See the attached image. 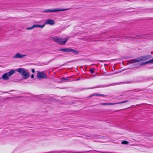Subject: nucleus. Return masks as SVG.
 Masks as SVG:
<instances>
[{
  "instance_id": "nucleus-8",
  "label": "nucleus",
  "mask_w": 153,
  "mask_h": 153,
  "mask_svg": "<svg viewBox=\"0 0 153 153\" xmlns=\"http://www.w3.org/2000/svg\"><path fill=\"white\" fill-rule=\"evenodd\" d=\"M26 54H23L20 53H16L13 57V58L14 59H22L27 56Z\"/></svg>"
},
{
  "instance_id": "nucleus-4",
  "label": "nucleus",
  "mask_w": 153,
  "mask_h": 153,
  "mask_svg": "<svg viewBox=\"0 0 153 153\" xmlns=\"http://www.w3.org/2000/svg\"><path fill=\"white\" fill-rule=\"evenodd\" d=\"M16 70H12L9 72L4 74L2 76V78L4 80H7L9 79V77L11 76L15 72Z\"/></svg>"
},
{
  "instance_id": "nucleus-23",
  "label": "nucleus",
  "mask_w": 153,
  "mask_h": 153,
  "mask_svg": "<svg viewBox=\"0 0 153 153\" xmlns=\"http://www.w3.org/2000/svg\"><path fill=\"white\" fill-rule=\"evenodd\" d=\"M89 40H90V41H93L94 40H92V39H90Z\"/></svg>"
},
{
  "instance_id": "nucleus-3",
  "label": "nucleus",
  "mask_w": 153,
  "mask_h": 153,
  "mask_svg": "<svg viewBox=\"0 0 153 153\" xmlns=\"http://www.w3.org/2000/svg\"><path fill=\"white\" fill-rule=\"evenodd\" d=\"M16 71L22 76L23 78L24 79H27L29 76V73L24 68H19Z\"/></svg>"
},
{
  "instance_id": "nucleus-19",
  "label": "nucleus",
  "mask_w": 153,
  "mask_h": 153,
  "mask_svg": "<svg viewBox=\"0 0 153 153\" xmlns=\"http://www.w3.org/2000/svg\"><path fill=\"white\" fill-rule=\"evenodd\" d=\"M31 71L32 72H33V73H34L35 72V70L33 69H32Z\"/></svg>"
},
{
  "instance_id": "nucleus-21",
  "label": "nucleus",
  "mask_w": 153,
  "mask_h": 153,
  "mask_svg": "<svg viewBox=\"0 0 153 153\" xmlns=\"http://www.w3.org/2000/svg\"><path fill=\"white\" fill-rule=\"evenodd\" d=\"M139 36H137L136 37H135V39H137V38H138L139 37Z\"/></svg>"
},
{
  "instance_id": "nucleus-15",
  "label": "nucleus",
  "mask_w": 153,
  "mask_h": 153,
  "mask_svg": "<svg viewBox=\"0 0 153 153\" xmlns=\"http://www.w3.org/2000/svg\"><path fill=\"white\" fill-rule=\"evenodd\" d=\"M122 144H127L128 143V142L127 141H123L122 143Z\"/></svg>"
},
{
  "instance_id": "nucleus-6",
  "label": "nucleus",
  "mask_w": 153,
  "mask_h": 153,
  "mask_svg": "<svg viewBox=\"0 0 153 153\" xmlns=\"http://www.w3.org/2000/svg\"><path fill=\"white\" fill-rule=\"evenodd\" d=\"M36 77L38 79H45L47 78L46 74L43 72L37 71Z\"/></svg>"
},
{
  "instance_id": "nucleus-10",
  "label": "nucleus",
  "mask_w": 153,
  "mask_h": 153,
  "mask_svg": "<svg viewBox=\"0 0 153 153\" xmlns=\"http://www.w3.org/2000/svg\"><path fill=\"white\" fill-rule=\"evenodd\" d=\"M45 24L53 25L55 24V22L54 20L51 19H48L46 21Z\"/></svg>"
},
{
  "instance_id": "nucleus-16",
  "label": "nucleus",
  "mask_w": 153,
  "mask_h": 153,
  "mask_svg": "<svg viewBox=\"0 0 153 153\" xmlns=\"http://www.w3.org/2000/svg\"><path fill=\"white\" fill-rule=\"evenodd\" d=\"M104 87V86H97L95 87H93L92 88H90L92 89V88H99V87Z\"/></svg>"
},
{
  "instance_id": "nucleus-12",
  "label": "nucleus",
  "mask_w": 153,
  "mask_h": 153,
  "mask_svg": "<svg viewBox=\"0 0 153 153\" xmlns=\"http://www.w3.org/2000/svg\"><path fill=\"white\" fill-rule=\"evenodd\" d=\"M153 63V59L151 60L146 62L144 63H143L141 64V65H144L149 63Z\"/></svg>"
},
{
  "instance_id": "nucleus-24",
  "label": "nucleus",
  "mask_w": 153,
  "mask_h": 153,
  "mask_svg": "<svg viewBox=\"0 0 153 153\" xmlns=\"http://www.w3.org/2000/svg\"><path fill=\"white\" fill-rule=\"evenodd\" d=\"M127 38L126 39H128V38H129V37H126Z\"/></svg>"
},
{
  "instance_id": "nucleus-22",
  "label": "nucleus",
  "mask_w": 153,
  "mask_h": 153,
  "mask_svg": "<svg viewBox=\"0 0 153 153\" xmlns=\"http://www.w3.org/2000/svg\"><path fill=\"white\" fill-rule=\"evenodd\" d=\"M80 79V78L77 79L76 80V81H78V80H79Z\"/></svg>"
},
{
  "instance_id": "nucleus-14",
  "label": "nucleus",
  "mask_w": 153,
  "mask_h": 153,
  "mask_svg": "<svg viewBox=\"0 0 153 153\" xmlns=\"http://www.w3.org/2000/svg\"><path fill=\"white\" fill-rule=\"evenodd\" d=\"M35 27H36L35 25H34L32 27L27 28V29L28 30H31Z\"/></svg>"
},
{
  "instance_id": "nucleus-20",
  "label": "nucleus",
  "mask_w": 153,
  "mask_h": 153,
  "mask_svg": "<svg viewBox=\"0 0 153 153\" xmlns=\"http://www.w3.org/2000/svg\"><path fill=\"white\" fill-rule=\"evenodd\" d=\"M34 76L33 74H32L31 76V78L32 79V78H34Z\"/></svg>"
},
{
  "instance_id": "nucleus-5",
  "label": "nucleus",
  "mask_w": 153,
  "mask_h": 153,
  "mask_svg": "<svg viewBox=\"0 0 153 153\" xmlns=\"http://www.w3.org/2000/svg\"><path fill=\"white\" fill-rule=\"evenodd\" d=\"M68 9H61L60 8L54 9H47L44 10L43 12L44 13L56 12L58 11H64L67 10Z\"/></svg>"
},
{
  "instance_id": "nucleus-25",
  "label": "nucleus",
  "mask_w": 153,
  "mask_h": 153,
  "mask_svg": "<svg viewBox=\"0 0 153 153\" xmlns=\"http://www.w3.org/2000/svg\"><path fill=\"white\" fill-rule=\"evenodd\" d=\"M5 93H7V92H4Z\"/></svg>"
},
{
  "instance_id": "nucleus-13",
  "label": "nucleus",
  "mask_w": 153,
  "mask_h": 153,
  "mask_svg": "<svg viewBox=\"0 0 153 153\" xmlns=\"http://www.w3.org/2000/svg\"><path fill=\"white\" fill-rule=\"evenodd\" d=\"M45 24L42 25H35L36 27H39L41 28H42L45 26Z\"/></svg>"
},
{
  "instance_id": "nucleus-9",
  "label": "nucleus",
  "mask_w": 153,
  "mask_h": 153,
  "mask_svg": "<svg viewBox=\"0 0 153 153\" xmlns=\"http://www.w3.org/2000/svg\"><path fill=\"white\" fill-rule=\"evenodd\" d=\"M127 102V101H125L123 102L116 103H101L100 104L102 105H114L117 104H118L123 103L126 102Z\"/></svg>"
},
{
  "instance_id": "nucleus-18",
  "label": "nucleus",
  "mask_w": 153,
  "mask_h": 153,
  "mask_svg": "<svg viewBox=\"0 0 153 153\" xmlns=\"http://www.w3.org/2000/svg\"><path fill=\"white\" fill-rule=\"evenodd\" d=\"M61 79H62V81H64V80H68V79H66L65 78H62Z\"/></svg>"
},
{
  "instance_id": "nucleus-11",
  "label": "nucleus",
  "mask_w": 153,
  "mask_h": 153,
  "mask_svg": "<svg viewBox=\"0 0 153 153\" xmlns=\"http://www.w3.org/2000/svg\"><path fill=\"white\" fill-rule=\"evenodd\" d=\"M94 96H102L104 97H106V95H104L103 94H92L89 97H92Z\"/></svg>"
},
{
  "instance_id": "nucleus-1",
  "label": "nucleus",
  "mask_w": 153,
  "mask_h": 153,
  "mask_svg": "<svg viewBox=\"0 0 153 153\" xmlns=\"http://www.w3.org/2000/svg\"><path fill=\"white\" fill-rule=\"evenodd\" d=\"M151 57L150 55H146L141 56L136 59H132L130 61L131 63H133L136 62H138L142 60H145L149 59Z\"/></svg>"
},
{
  "instance_id": "nucleus-7",
  "label": "nucleus",
  "mask_w": 153,
  "mask_h": 153,
  "mask_svg": "<svg viewBox=\"0 0 153 153\" xmlns=\"http://www.w3.org/2000/svg\"><path fill=\"white\" fill-rule=\"evenodd\" d=\"M58 51L65 52H72L76 54L78 53V52L75 50L70 48H59Z\"/></svg>"
},
{
  "instance_id": "nucleus-2",
  "label": "nucleus",
  "mask_w": 153,
  "mask_h": 153,
  "mask_svg": "<svg viewBox=\"0 0 153 153\" xmlns=\"http://www.w3.org/2000/svg\"><path fill=\"white\" fill-rule=\"evenodd\" d=\"M52 38L55 42L62 45H64L68 39V38L62 39L57 36L52 37Z\"/></svg>"
},
{
  "instance_id": "nucleus-17",
  "label": "nucleus",
  "mask_w": 153,
  "mask_h": 153,
  "mask_svg": "<svg viewBox=\"0 0 153 153\" xmlns=\"http://www.w3.org/2000/svg\"><path fill=\"white\" fill-rule=\"evenodd\" d=\"M90 72L91 74H93L94 72V70L93 69H90Z\"/></svg>"
}]
</instances>
